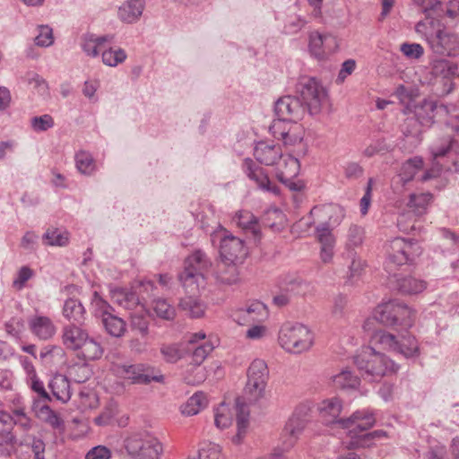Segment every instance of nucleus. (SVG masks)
Wrapping results in <instances>:
<instances>
[{
	"label": "nucleus",
	"mask_w": 459,
	"mask_h": 459,
	"mask_svg": "<svg viewBox=\"0 0 459 459\" xmlns=\"http://www.w3.org/2000/svg\"><path fill=\"white\" fill-rule=\"evenodd\" d=\"M268 375L267 365L263 359H255L248 368L247 382L244 390L245 394L236 399L238 433L233 438L236 443L240 442L248 425L249 410L247 403H256L264 396Z\"/></svg>",
	"instance_id": "1"
},
{
	"label": "nucleus",
	"mask_w": 459,
	"mask_h": 459,
	"mask_svg": "<svg viewBox=\"0 0 459 459\" xmlns=\"http://www.w3.org/2000/svg\"><path fill=\"white\" fill-rule=\"evenodd\" d=\"M317 410L325 424L339 423L342 429H348L351 437L369 429L376 423L375 411L368 408L358 410L349 418L340 419L342 403L338 397L323 400L318 403Z\"/></svg>",
	"instance_id": "2"
},
{
	"label": "nucleus",
	"mask_w": 459,
	"mask_h": 459,
	"mask_svg": "<svg viewBox=\"0 0 459 459\" xmlns=\"http://www.w3.org/2000/svg\"><path fill=\"white\" fill-rule=\"evenodd\" d=\"M61 340L63 345L70 351H75L78 358L83 360L100 359L104 348L100 342L90 336L82 324L70 323L62 328Z\"/></svg>",
	"instance_id": "3"
},
{
	"label": "nucleus",
	"mask_w": 459,
	"mask_h": 459,
	"mask_svg": "<svg viewBox=\"0 0 459 459\" xmlns=\"http://www.w3.org/2000/svg\"><path fill=\"white\" fill-rule=\"evenodd\" d=\"M353 359L361 376L369 381H378L399 368L392 359L372 347L364 348Z\"/></svg>",
	"instance_id": "4"
},
{
	"label": "nucleus",
	"mask_w": 459,
	"mask_h": 459,
	"mask_svg": "<svg viewBox=\"0 0 459 459\" xmlns=\"http://www.w3.org/2000/svg\"><path fill=\"white\" fill-rule=\"evenodd\" d=\"M314 333L305 325L285 323L279 331V345L287 352L300 354L309 351L314 345Z\"/></svg>",
	"instance_id": "5"
},
{
	"label": "nucleus",
	"mask_w": 459,
	"mask_h": 459,
	"mask_svg": "<svg viewBox=\"0 0 459 459\" xmlns=\"http://www.w3.org/2000/svg\"><path fill=\"white\" fill-rule=\"evenodd\" d=\"M124 446L132 459H160L163 445L150 431H140L129 435L124 441Z\"/></svg>",
	"instance_id": "6"
},
{
	"label": "nucleus",
	"mask_w": 459,
	"mask_h": 459,
	"mask_svg": "<svg viewBox=\"0 0 459 459\" xmlns=\"http://www.w3.org/2000/svg\"><path fill=\"white\" fill-rule=\"evenodd\" d=\"M371 343L380 349L402 354L405 358H415L420 355L418 341L410 333L396 336L384 330L374 332Z\"/></svg>",
	"instance_id": "7"
},
{
	"label": "nucleus",
	"mask_w": 459,
	"mask_h": 459,
	"mask_svg": "<svg viewBox=\"0 0 459 459\" xmlns=\"http://www.w3.org/2000/svg\"><path fill=\"white\" fill-rule=\"evenodd\" d=\"M296 92L311 116L319 114L328 102L326 89L315 77H301L296 84Z\"/></svg>",
	"instance_id": "8"
},
{
	"label": "nucleus",
	"mask_w": 459,
	"mask_h": 459,
	"mask_svg": "<svg viewBox=\"0 0 459 459\" xmlns=\"http://www.w3.org/2000/svg\"><path fill=\"white\" fill-rule=\"evenodd\" d=\"M211 265L210 260L201 250L190 255L185 261L184 271L179 274V281L187 292L197 293L204 283V273Z\"/></svg>",
	"instance_id": "9"
},
{
	"label": "nucleus",
	"mask_w": 459,
	"mask_h": 459,
	"mask_svg": "<svg viewBox=\"0 0 459 459\" xmlns=\"http://www.w3.org/2000/svg\"><path fill=\"white\" fill-rule=\"evenodd\" d=\"M414 316V311L397 299L383 302L374 311V318L387 326L400 325L405 328L411 327Z\"/></svg>",
	"instance_id": "10"
},
{
	"label": "nucleus",
	"mask_w": 459,
	"mask_h": 459,
	"mask_svg": "<svg viewBox=\"0 0 459 459\" xmlns=\"http://www.w3.org/2000/svg\"><path fill=\"white\" fill-rule=\"evenodd\" d=\"M110 369L116 376L127 379L134 385H148L152 381L157 383L164 382V376L160 371L145 363H113Z\"/></svg>",
	"instance_id": "11"
},
{
	"label": "nucleus",
	"mask_w": 459,
	"mask_h": 459,
	"mask_svg": "<svg viewBox=\"0 0 459 459\" xmlns=\"http://www.w3.org/2000/svg\"><path fill=\"white\" fill-rule=\"evenodd\" d=\"M153 289L154 283L152 281L143 280L131 289L111 288L110 297L115 304L125 309L133 310L143 307L142 301L145 299L144 294L150 297Z\"/></svg>",
	"instance_id": "12"
},
{
	"label": "nucleus",
	"mask_w": 459,
	"mask_h": 459,
	"mask_svg": "<svg viewBox=\"0 0 459 459\" xmlns=\"http://www.w3.org/2000/svg\"><path fill=\"white\" fill-rule=\"evenodd\" d=\"M421 254V248L417 242L411 239L395 238L390 242V250L385 261L387 272L393 271L395 267L413 261Z\"/></svg>",
	"instance_id": "13"
},
{
	"label": "nucleus",
	"mask_w": 459,
	"mask_h": 459,
	"mask_svg": "<svg viewBox=\"0 0 459 459\" xmlns=\"http://www.w3.org/2000/svg\"><path fill=\"white\" fill-rule=\"evenodd\" d=\"M427 42L435 55L442 56H459V36L447 30H438L427 37Z\"/></svg>",
	"instance_id": "14"
},
{
	"label": "nucleus",
	"mask_w": 459,
	"mask_h": 459,
	"mask_svg": "<svg viewBox=\"0 0 459 459\" xmlns=\"http://www.w3.org/2000/svg\"><path fill=\"white\" fill-rule=\"evenodd\" d=\"M306 111V107L301 100L290 95L278 99L274 104L275 116L290 122H298L302 119Z\"/></svg>",
	"instance_id": "15"
},
{
	"label": "nucleus",
	"mask_w": 459,
	"mask_h": 459,
	"mask_svg": "<svg viewBox=\"0 0 459 459\" xmlns=\"http://www.w3.org/2000/svg\"><path fill=\"white\" fill-rule=\"evenodd\" d=\"M338 48L337 39L332 34L313 31L309 35V51L318 60L326 59Z\"/></svg>",
	"instance_id": "16"
},
{
	"label": "nucleus",
	"mask_w": 459,
	"mask_h": 459,
	"mask_svg": "<svg viewBox=\"0 0 459 459\" xmlns=\"http://www.w3.org/2000/svg\"><path fill=\"white\" fill-rule=\"evenodd\" d=\"M231 316L236 323L244 325L264 321L269 316V311L263 302L255 300L246 307L235 310Z\"/></svg>",
	"instance_id": "17"
},
{
	"label": "nucleus",
	"mask_w": 459,
	"mask_h": 459,
	"mask_svg": "<svg viewBox=\"0 0 459 459\" xmlns=\"http://www.w3.org/2000/svg\"><path fill=\"white\" fill-rule=\"evenodd\" d=\"M315 236L320 245L319 256L323 263L329 264L334 255L336 238L329 222H322L315 229Z\"/></svg>",
	"instance_id": "18"
},
{
	"label": "nucleus",
	"mask_w": 459,
	"mask_h": 459,
	"mask_svg": "<svg viewBox=\"0 0 459 459\" xmlns=\"http://www.w3.org/2000/svg\"><path fill=\"white\" fill-rule=\"evenodd\" d=\"M220 254L222 261L236 264L246 257L247 251L240 238L228 235L221 241Z\"/></svg>",
	"instance_id": "19"
},
{
	"label": "nucleus",
	"mask_w": 459,
	"mask_h": 459,
	"mask_svg": "<svg viewBox=\"0 0 459 459\" xmlns=\"http://www.w3.org/2000/svg\"><path fill=\"white\" fill-rule=\"evenodd\" d=\"M307 422V411L304 408H297L286 423L283 434L288 436L283 441L284 449L290 448L301 434Z\"/></svg>",
	"instance_id": "20"
},
{
	"label": "nucleus",
	"mask_w": 459,
	"mask_h": 459,
	"mask_svg": "<svg viewBox=\"0 0 459 459\" xmlns=\"http://www.w3.org/2000/svg\"><path fill=\"white\" fill-rule=\"evenodd\" d=\"M243 169L246 175L253 180L260 189L273 193V195H278L280 193L278 186H272L264 170L258 167L251 159L244 160Z\"/></svg>",
	"instance_id": "21"
},
{
	"label": "nucleus",
	"mask_w": 459,
	"mask_h": 459,
	"mask_svg": "<svg viewBox=\"0 0 459 459\" xmlns=\"http://www.w3.org/2000/svg\"><path fill=\"white\" fill-rule=\"evenodd\" d=\"M145 7V1L125 0L117 8V18L123 23L135 24L142 18Z\"/></svg>",
	"instance_id": "22"
},
{
	"label": "nucleus",
	"mask_w": 459,
	"mask_h": 459,
	"mask_svg": "<svg viewBox=\"0 0 459 459\" xmlns=\"http://www.w3.org/2000/svg\"><path fill=\"white\" fill-rule=\"evenodd\" d=\"M254 156L259 163L273 166L283 157V154L280 145L259 142L254 149Z\"/></svg>",
	"instance_id": "23"
},
{
	"label": "nucleus",
	"mask_w": 459,
	"mask_h": 459,
	"mask_svg": "<svg viewBox=\"0 0 459 459\" xmlns=\"http://www.w3.org/2000/svg\"><path fill=\"white\" fill-rule=\"evenodd\" d=\"M30 332L39 340L47 341L56 333L53 321L46 316H34L28 321Z\"/></svg>",
	"instance_id": "24"
},
{
	"label": "nucleus",
	"mask_w": 459,
	"mask_h": 459,
	"mask_svg": "<svg viewBox=\"0 0 459 459\" xmlns=\"http://www.w3.org/2000/svg\"><path fill=\"white\" fill-rule=\"evenodd\" d=\"M112 38L109 35L97 36L87 32L82 35L80 46L87 56L97 57L100 55L99 48L104 43L111 41Z\"/></svg>",
	"instance_id": "25"
},
{
	"label": "nucleus",
	"mask_w": 459,
	"mask_h": 459,
	"mask_svg": "<svg viewBox=\"0 0 459 459\" xmlns=\"http://www.w3.org/2000/svg\"><path fill=\"white\" fill-rule=\"evenodd\" d=\"M214 277L218 283L224 285H233L239 281L236 264L222 260L217 264Z\"/></svg>",
	"instance_id": "26"
},
{
	"label": "nucleus",
	"mask_w": 459,
	"mask_h": 459,
	"mask_svg": "<svg viewBox=\"0 0 459 459\" xmlns=\"http://www.w3.org/2000/svg\"><path fill=\"white\" fill-rule=\"evenodd\" d=\"M53 395L62 403H67L72 396L70 382L68 378L61 374L55 375L48 383Z\"/></svg>",
	"instance_id": "27"
},
{
	"label": "nucleus",
	"mask_w": 459,
	"mask_h": 459,
	"mask_svg": "<svg viewBox=\"0 0 459 459\" xmlns=\"http://www.w3.org/2000/svg\"><path fill=\"white\" fill-rule=\"evenodd\" d=\"M192 295L182 298L178 303V307L190 317L198 318L204 315L205 305L195 297L196 293L190 292Z\"/></svg>",
	"instance_id": "28"
},
{
	"label": "nucleus",
	"mask_w": 459,
	"mask_h": 459,
	"mask_svg": "<svg viewBox=\"0 0 459 459\" xmlns=\"http://www.w3.org/2000/svg\"><path fill=\"white\" fill-rule=\"evenodd\" d=\"M76 169L84 176L90 177L96 173L98 166L92 154L87 151L81 150L74 155Z\"/></svg>",
	"instance_id": "29"
},
{
	"label": "nucleus",
	"mask_w": 459,
	"mask_h": 459,
	"mask_svg": "<svg viewBox=\"0 0 459 459\" xmlns=\"http://www.w3.org/2000/svg\"><path fill=\"white\" fill-rule=\"evenodd\" d=\"M429 65L431 74L437 77L450 78L457 74V65L445 58H432Z\"/></svg>",
	"instance_id": "30"
},
{
	"label": "nucleus",
	"mask_w": 459,
	"mask_h": 459,
	"mask_svg": "<svg viewBox=\"0 0 459 459\" xmlns=\"http://www.w3.org/2000/svg\"><path fill=\"white\" fill-rule=\"evenodd\" d=\"M233 221L245 230L250 231L254 237L260 236V226L257 218L249 211L241 210L236 212Z\"/></svg>",
	"instance_id": "31"
},
{
	"label": "nucleus",
	"mask_w": 459,
	"mask_h": 459,
	"mask_svg": "<svg viewBox=\"0 0 459 459\" xmlns=\"http://www.w3.org/2000/svg\"><path fill=\"white\" fill-rule=\"evenodd\" d=\"M396 282L399 291L408 295L419 294L427 288L425 281L412 276L397 278Z\"/></svg>",
	"instance_id": "32"
},
{
	"label": "nucleus",
	"mask_w": 459,
	"mask_h": 459,
	"mask_svg": "<svg viewBox=\"0 0 459 459\" xmlns=\"http://www.w3.org/2000/svg\"><path fill=\"white\" fill-rule=\"evenodd\" d=\"M84 307L78 299H68L63 307L64 316L74 324H82L84 317Z\"/></svg>",
	"instance_id": "33"
},
{
	"label": "nucleus",
	"mask_w": 459,
	"mask_h": 459,
	"mask_svg": "<svg viewBox=\"0 0 459 459\" xmlns=\"http://www.w3.org/2000/svg\"><path fill=\"white\" fill-rule=\"evenodd\" d=\"M207 403L206 395L196 392L181 406V412L186 416H194L205 408Z\"/></svg>",
	"instance_id": "34"
},
{
	"label": "nucleus",
	"mask_w": 459,
	"mask_h": 459,
	"mask_svg": "<svg viewBox=\"0 0 459 459\" xmlns=\"http://www.w3.org/2000/svg\"><path fill=\"white\" fill-rule=\"evenodd\" d=\"M187 351L184 342L163 344L160 347V353L168 363H176L184 357Z\"/></svg>",
	"instance_id": "35"
},
{
	"label": "nucleus",
	"mask_w": 459,
	"mask_h": 459,
	"mask_svg": "<svg viewBox=\"0 0 459 459\" xmlns=\"http://www.w3.org/2000/svg\"><path fill=\"white\" fill-rule=\"evenodd\" d=\"M127 58V54L122 48L110 47L101 53L102 63L109 67H117Z\"/></svg>",
	"instance_id": "36"
},
{
	"label": "nucleus",
	"mask_w": 459,
	"mask_h": 459,
	"mask_svg": "<svg viewBox=\"0 0 459 459\" xmlns=\"http://www.w3.org/2000/svg\"><path fill=\"white\" fill-rule=\"evenodd\" d=\"M404 138L412 146H417L421 142V132L420 122L416 118H408L403 126Z\"/></svg>",
	"instance_id": "37"
},
{
	"label": "nucleus",
	"mask_w": 459,
	"mask_h": 459,
	"mask_svg": "<svg viewBox=\"0 0 459 459\" xmlns=\"http://www.w3.org/2000/svg\"><path fill=\"white\" fill-rule=\"evenodd\" d=\"M423 168V160L420 156H415L407 160L402 166L400 171L401 179L407 183L412 180L415 175Z\"/></svg>",
	"instance_id": "38"
},
{
	"label": "nucleus",
	"mask_w": 459,
	"mask_h": 459,
	"mask_svg": "<svg viewBox=\"0 0 459 459\" xmlns=\"http://www.w3.org/2000/svg\"><path fill=\"white\" fill-rule=\"evenodd\" d=\"M430 193L412 194L410 195L408 206L416 214H423L432 201Z\"/></svg>",
	"instance_id": "39"
},
{
	"label": "nucleus",
	"mask_w": 459,
	"mask_h": 459,
	"mask_svg": "<svg viewBox=\"0 0 459 459\" xmlns=\"http://www.w3.org/2000/svg\"><path fill=\"white\" fill-rule=\"evenodd\" d=\"M333 382L334 385L342 389H354L359 385V378L350 369H342L340 373L333 376Z\"/></svg>",
	"instance_id": "40"
},
{
	"label": "nucleus",
	"mask_w": 459,
	"mask_h": 459,
	"mask_svg": "<svg viewBox=\"0 0 459 459\" xmlns=\"http://www.w3.org/2000/svg\"><path fill=\"white\" fill-rule=\"evenodd\" d=\"M233 420V412L229 404L221 403L214 410V424L220 429H223L230 427Z\"/></svg>",
	"instance_id": "41"
},
{
	"label": "nucleus",
	"mask_w": 459,
	"mask_h": 459,
	"mask_svg": "<svg viewBox=\"0 0 459 459\" xmlns=\"http://www.w3.org/2000/svg\"><path fill=\"white\" fill-rule=\"evenodd\" d=\"M102 323L107 333L111 336L121 337L126 332L125 321L113 314L104 316Z\"/></svg>",
	"instance_id": "42"
},
{
	"label": "nucleus",
	"mask_w": 459,
	"mask_h": 459,
	"mask_svg": "<svg viewBox=\"0 0 459 459\" xmlns=\"http://www.w3.org/2000/svg\"><path fill=\"white\" fill-rule=\"evenodd\" d=\"M283 168L280 169L277 173V178H296L300 170V164L297 158L291 155L283 156Z\"/></svg>",
	"instance_id": "43"
},
{
	"label": "nucleus",
	"mask_w": 459,
	"mask_h": 459,
	"mask_svg": "<svg viewBox=\"0 0 459 459\" xmlns=\"http://www.w3.org/2000/svg\"><path fill=\"white\" fill-rule=\"evenodd\" d=\"M68 233L59 229H48L43 235V242L47 246L64 247L68 244Z\"/></svg>",
	"instance_id": "44"
},
{
	"label": "nucleus",
	"mask_w": 459,
	"mask_h": 459,
	"mask_svg": "<svg viewBox=\"0 0 459 459\" xmlns=\"http://www.w3.org/2000/svg\"><path fill=\"white\" fill-rule=\"evenodd\" d=\"M449 151L459 153V143L450 136L442 138L440 143H434L431 147L434 159L445 156Z\"/></svg>",
	"instance_id": "45"
},
{
	"label": "nucleus",
	"mask_w": 459,
	"mask_h": 459,
	"mask_svg": "<svg viewBox=\"0 0 459 459\" xmlns=\"http://www.w3.org/2000/svg\"><path fill=\"white\" fill-rule=\"evenodd\" d=\"M92 375L91 366L86 363H75L69 368L70 377L78 384L85 383Z\"/></svg>",
	"instance_id": "46"
},
{
	"label": "nucleus",
	"mask_w": 459,
	"mask_h": 459,
	"mask_svg": "<svg viewBox=\"0 0 459 459\" xmlns=\"http://www.w3.org/2000/svg\"><path fill=\"white\" fill-rule=\"evenodd\" d=\"M152 310L154 311L157 316L165 320H172L176 316V310L174 307L171 306L167 301V299L161 298L153 299Z\"/></svg>",
	"instance_id": "47"
},
{
	"label": "nucleus",
	"mask_w": 459,
	"mask_h": 459,
	"mask_svg": "<svg viewBox=\"0 0 459 459\" xmlns=\"http://www.w3.org/2000/svg\"><path fill=\"white\" fill-rule=\"evenodd\" d=\"M38 34L34 38V43L39 48H49L54 44L53 29L47 24L37 26Z\"/></svg>",
	"instance_id": "48"
},
{
	"label": "nucleus",
	"mask_w": 459,
	"mask_h": 459,
	"mask_svg": "<svg viewBox=\"0 0 459 459\" xmlns=\"http://www.w3.org/2000/svg\"><path fill=\"white\" fill-rule=\"evenodd\" d=\"M206 378L204 368L198 364L191 365L184 373V380L186 384L195 385L203 383Z\"/></svg>",
	"instance_id": "49"
},
{
	"label": "nucleus",
	"mask_w": 459,
	"mask_h": 459,
	"mask_svg": "<svg viewBox=\"0 0 459 459\" xmlns=\"http://www.w3.org/2000/svg\"><path fill=\"white\" fill-rule=\"evenodd\" d=\"M286 133L281 138V141L286 145H294L300 143L304 136L303 128L297 122H291Z\"/></svg>",
	"instance_id": "50"
},
{
	"label": "nucleus",
	"mask_w": 459,
	"mask_h": 459,
	"mask_svg": "<svg viewBox=\"0 0 459 459\" xmlns=\"http://www.w3.org/2000/svg\"><path fill=\"white\" fill-rule=\"evenodd\" d=\"M394 145L389 143L384 138L373 140L371 143L364 150V154L372 157L376 154H384L393 150Z\"/></svg>",
	"instance_id": "51"
},
{
	"label": "nucleus",
	"mask_w": 459,
	"mask_h": 459,
	"mask_svg": "<svg viewBox=\"0 0 459 459\" xmlns=\"http://www.w3.org/2000/svg\"><path fill=\"white\" fill-rule=\"evenodd\" d=\"M213 349V344L209 341L195 347L192 353L193 363L201 365Z\"/></svg>",
	"instance_id": "52"
},
{
	"label": "nucleus",
	"mask_w": 459,
	"mask_h": 459,
	"mask_svg": "<svg viewBox=\"0 0 459 459\" xmlns=\"http://www.w3.org/2000/svg\"><path fill=\"white\" fill-rule=\"evenodd\" d=\"M364 230L361 227L351 225L347 234V248H355L360 246L363 242Z\"/></svg>",
	"instance_id": "53"
},
{
	"label": "nucleus",
	"mask_w": 459,
	"mask_h": 459,
	"mask_svg": "<svg viewBox=\"0 0 459 459\" xmlns=\"http://www.w3.org/2000/svg\"><path fill=\"white\" fill-rule=\"evenodd\" d=\"M199 459H223L221 448L214 443L204 444L199 450Z\"/></svg>",
	"instance_id": "54"
},
{
	"label": "nucleus",
	"mask_w": 459,
	"mask_h": 459,
	"mask_svg": "<svg viewBox=\"0 0 459 459\" xmlns=\"http://www.w3.org/2000/svg\"><path fill=\"white\" fill-rule=\"evenodd\" d=\"M91 305L96 313L100 315L102 318L108 315H112L113 307L96 291L93 294Z\"/></svg>",
	"instance_id": "55"
},
{
	"label": "nucleus",
	"mask_w": 459,
	"mask_h": 459,
	"mask_svg": "<svg viewBox=\"0 0 459 459\" xmlns=\"http://www.w3.org/2000/svg\"><path fill=\"white\" fill-rule=\"evenodd\" d=\"M400 50L409 59H420L424 54L422 46L418 43H403Z\"/></svg>",
	"instance_id": "56"
},
{
	"label": "nucleus",
	"mask_w": 459,
	"mask_h": 459,
	"mask_svg": "<svg viewBox=\"0 0 459 459\" xmlns=\"http://www.w3.org/2000/svg\"><path fill=\"white\" fill-rule=\"evenodd\" d=\"M31 127L36 132H44L54 126V120L50 115L45 114L31 118Z\"/></svg>",
	"instance_id": "57"
},
{
	"label": "nucleus",
	"mask_w": 459,
	"mask_h": 459,
	"mask_svg": "<svg viewBox=\"0 0 459 459\" xmlns=\"http://www.w3.org/2000/svg\"><path fill=\"white\" fill-rule=\"evenodd\" d=\"M32 275L33 272L30 267H21L13 281V287L18 290L23 289L25 283L32 277Z\"/></svg>",
	"instance_id": "58"
},
{
	"label": "nucleus",
	"mask_w": 459,
	"mask_h": 459,
	"mask_svg": "<svg viewBox=\"0 0 459 459\" xmlns=\"http://www.w3.org/2000/svg\"><path fill=\"white\" fill-rule=\"evenodd\" d=\"M6 333L15 338H19L24 329V321L20 316H13L4 325Z\"/></svg>",
	"instance_id": "59"
},
{
	"label": "nucleus",
	"mask_w": 459,
	"mask_h": 459,
	"mask_svg": "<svg viewBox=\"0 0 459 459\" xmlns=\"http://www.w3.org/2000/svg\"><path fill=\"white\" fill-rule=\"evenodd\" d=\"M28 82L38 91L40 95H46L48 92V84L47 81L37 73L28 74Z\"/></svg>",
	"instance_id": "60"
},
{
	"label": "nucleus",
	"mask_w": 459,
	"mask_h": 459,
	"mask_svg": "<svg viewBox=\"0 0 459 459\" xmlns=\"http://www.w3.org/2000/svg\"><path fill=\"white\" fill-rule=\"evenodd\" d=\"M131 327L138 331L143 337L146 336L149 332V323L147 318L139 314L131 315Z\"/></svg>",
	"instance_id": "61"
},
{
	"label": "nucleus",
	"mask_w": 459,
	"mask_h": 459,
	"mask_svg": "<svg viewBox=\"0 0 459 459\" xmlns=\"http://www.w3.org/2000/svg\"><path fill=\"white\" fill-rule=\"evenodd\" d=\"M14 443V436L7 429H0V453L10 455Z\"/></svg>",
	"instance_id": "62"
},
{
	"label": "nucleus",
	"mask_w": 459,
	"mask_h": 459,
	"mask_svg": "<svg viewBox=\"0 0 459 459\" xmlns=\"http://www.w3.org/2000/svg\"><path fill=\"white\" fill-rule=\"evenodd\" d=\"M290 124V121L277 117V119L273 120L269 130L273 137L281 140L284 134H287L286 131Z\"/></svg>",
	"instance_id": "63"
},
{
	"label": "nucleus",
	"mask_w": 459,
	"mask_h": 459,
	"mask_svg": "<svg viewBox=\"0 0 459 459\" xmlns=\"http://www.w3.org/2000/svg\"><path fill=\"white\" fill-rule=\"evenodd\" d=\"M111 451L105 446H97L89 450L85 459H110Z\"/></svg>",
	"instance_id": "64"
}]
</instances>
